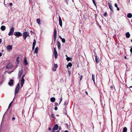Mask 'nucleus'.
<instances>
[{
    "instance_id": "46",
    "label": "nucleus",
    "mask_w": 132,
    "mask_h": 132,
    "mask_svg": "<svg viewBox=\"0 0 132 132\" xmlns=\"http://www.w3.org/2000/svg\"><path fill=\"white\" fill-rule=\"evenodd\" d=\"M51 130V128L50 127H49L48 128V130L49 131H50Z\"/></svg>"
},
{
    "instance_id": "10",
    "label": "nucleus",
    "mask_w": 132,
    "mask_h": 132,
    "mask_svg": "<svg viewBox=\"0 0 132 132\" xmlns=\"http://www.w3.org/2000/svg\"><path fill=\"white\" fill-rule=\"evenodd\" d=\"M56 34H57V31L56 29L54 30V40L55 41L56 39Z\"/></svg>"
},
{
    "instance_id": "64",
    "label": "nucleus",
    "mask_w": 132,
    "mask_h": 132,
    "mask_svg": "<svg viewBox=\"0 0 132 132\" xmlns=\"http://www.w3.org/2000/svg\"><path fill=\"white\" fill-rule=\"evenodd\" d=\"M131 42H132V39L131 40Z\"/></svg>"
},
{
    "instance_id": "3",
    "label": "nucleus",
    "mask_w": 132,
    "mask_h": 132,
    "mask_svg": "<svg viewBox=\"0 0 132 132\" xmlns=\"http://www.w3.org/2000/svg\"><path fill=\"white\" fill-rule=\"evenodd\" d=\"M29 33L27 32H24L23 33V37L24 40H26L27 37L29 36Z\"/></svg>"
},
{
    "instance_id": "48",
    "label": "nucleus",
    "mask_w": 132,
    "mask_h": 132,
    "mask_svg": "<svg viewBox=\"0 0 132 132\" xmlns=\"http://www.w3.org/2000/svg\"><path fill=\"white\" fill-rule=\"evenodd\" d=\"M2 42V40L1 39H0V44Z\"/></svg>"
},
{
    "instance_id": "8",
    "label": "nucleus",
    "mask_w": 132,
    "mask_h": 132,
    "mask_svg": "<svg viewBox=\"0 0 132 132\" xmlns=\"http://www.w3.org/2000/svg\"><path fill=\"white\" fill-rule=\"evenodd\" d=\"M59 22L60 25L61 27H62V21L61 19L60 16H59Z\"/></svg>"
},
{
    "instance_id": "51",
    "label": "nucleus",
    "mask_w": 132,
    "mask_h": 132,
    "mask_svg": "<svg viewBox=\"0 0 132 132\" xmlns=\"http://www.w3.org/2000/svg\"><path fill=\"white\" fill-rule=\"evenodd\" d=\"M66 103H66V102H64V105H66Z\"/></svg>"
},
{
    "instance_id": "1",
    "label": "nucleus",
    "mask_w": 132,
    "mask_h": 132,
    "mask_svg": "<svg viewBox=\"0 0 132 132\" xmlns=\"http://www.w3.org/2000/svg\"><path fill=\"white\" fill-rule=\"evenodd\" d=\"M14 35L18 37H19L22 36V34L19 31H15L14 33Z\"/></svg>"
},
{
    "instance_id": "14",
    "label": "nucleus",
    "mask_w": 132,
    "mask_h": 132,
    "mask_svg": "<svg viewBox=\"0 0 132 132\" xmlns=\"http://www.w3.org/2000/svg\"><path fill=\"white\" fill-rule=\"evenodd\" d=\"M10 81L9 82V85L10 86H11L13 84V81L14 80L12 79H11Z\"/></svg>"
},
{
    "instance_id": "30",
    "label": "nucleus",
    "mask_w": 132,
    "mask_h": 132,
    "mask_svg": "<svg viewBox=\"0 0 132 132\" xmlns=\"http://www.w3.org/2000/svg\"><path fill=\"white\" fill-rule=\"evenodd\" d=\"M62 42L63 43H64L65 42V39L64 38H62Z\"/></svg>"
},
{
    "instance_id": "45",
    "label": "nucleus",
    "mask_w": 132,
    "mask_h": 132,
    "mask_svg": "<svg viewBox=\"0 0 132 132\" xmlns=\"http://www.w3.org/2000/svg\"><path fill=\"white\" fill-rule=\"evenodd\" d=\"M82 77H83V76L82 75H81V76L80 78V80H81V79L82 78Z\"/></svg>"
},
{
    "instance_id": "23",
    "label": "nucleus",
    "mask_w": 132,
    "mask_h": 132,
    "mask_svg": "<svg viewBox=\"0 0 132 132\" xmlns=\"http://www.w3.org/2000/svg\"><path fill=\"white\" fill-rule=\"evenodd\" d=\"M132 16V14L130 13H128L127 14V17L129 18H130Z\"/></svg>"
},
{
    "instance_id": "44",
    "label": "nucleus",
    "mask_w": 132,
    "mask_h": 132,
    "mask_svg": "<svg viewBox=\"0 0 132 132\" xmlns=\"http://www.w3.org/2000/svg\"><path fill=\"white\" fill-rule=\"evenodd\" d=\"M106 14L107 13L106 12L104 13L103 14L104 16H106Z\"/></svg>"
},
{
    "instance_id": "55",
    "label": "nucleus",
    "mask_w": 132,
    "mask_h": 132,
    "mask_svg": "<svg viewBox=\"0 0 132 132\" xmlns=\"http://www.w3.org/2000/svg\"><path fill=\"white\" fill-rule=\"evenodd\" d=\"M124 58H125V59H126L127 58V57L126 56H125L124 57Z\"/></svg>"
},
{
    "instance_id": "53",
    "label": "nucleus",
    "mask_w": 132,
    "mask_h": 132,
    "mask_svg": "<svg viewBox=\"0 0 132 132\" xmlns=\"http://www.w3.org/2000/svg\"><path fill=\"white\" fill-rule=\"evenodd\" d=\"M59 37L61 39L62 38L60 36H59Z\"/></svg>"
},
{
    "instance_id": "58",
    "label": "nucleus",
    "mask_w": 132,
    "mask_h": 132,
    "mask_svg": "<svg viewBox=\"0 0 132 132\" xmlns=\"http://www.w3.org/2000/svg\"><path fill=\"white\" fill-rule=\"evenodd\" d=\"M67 111H66V112H65V114H67Z\"/></svg>"
},
{
    "instance_id": "19",
    "label": "nucleus",
    "mask_w": 132,
    "mask_h": 132,
    "mask_svg": "<svg viewBox=\"0 0 132 132\" xmlns=\"http://www.w3.org/2000/svg\"><path fill=\"white\" fill-rule=\"evenodd\" d=\"M1 30L3 31H4L6 28V27L5 26H1Z\"/></svg>"
},
{
    "instance_id": "26",
    "label": "nucleus",
    "mask_w": 132,
    "mask_h": 132,
    "mask_svg": "<svg viewBox=\"0 0 132 132\" xmlns=\"http://www.w3.org/2000/svg\"><path fill=\"white\" fill-rule=\"evenodd\" d=\"M37 23L39 25H40L41 24V22L40 20V19H37Z\"/></svg>"
},
{
    "instance_id": "17",
    "label": "nucleus",
    "mask_w": 132,
    "mask_h": 132,
    "mask_svg": "<svg viewBox=\"0 0 132 132\" xmlns=\"http://www.w3.org/2000/svg\"><path fill=\"white\" fill-rule=\"evenodd\" d=\"M95 75L93 74H92V79L93 80V81L94 82V84L95 85Z\"/></svg>"
},
{
    "instance_id": "12",
    "label": "nucleus",
    "mask_w": 132,
    "mask_h": 132,
    "mask_svg": "<svg viewBox=\"0 0 132 132\" xmlns=\"http://www.w3.org/2000/svg\"><path fill=\"white\" fill-rule=\"evenodd\" d=\"M95 61L96 63H98L99 62V58L97 57L96 55L95 54Z\"/></svg>"
},
{
    "instance_id": "40",
    "label": "nucleus",
    "mask_w": 132,
    "mask_h": 132,
    "mask_svg": "<svg viewBox=\"0 0 132 132\" xmlns=\"http://www.w3.org/2000/svg\"><path fill=\"white\" fill-rule=\"evenodd\" d=\"M113 86H111V87H110V88L111 89H113Z\"/></svg>"
},
{
    "instance_id": "25",
    "label": "nucleus",
    "mask_w": 132,
    "mask_h": 132,
    "mask_svg": "<svg viewBox=\"0 0 132 132\" xmlns=\"http://www.w3.org/2000/svg\"><path fill=\"white\" fill-rule=\"evenodd\" d=\"M72 64L71 63H69L67 65V68L68 69L69 67H70L72 66Z\"/></svg>"
},
{
    "instance_id": "36",
    "label": "nucleus",
    "mask_w": 132,
    "mask_h": 132,
    "mask_svg": "<svg viewBox=\"0 0 132 132\" xmlns=\"http://www.w3.org/2000/svg\"><path fill=\"white\" fill-rule=\"evenodd\" d=\"M58 105V104L57 103L55 102V103L54 106H57V105Z\"/></svg>"
},
{
    "instance_id": "15",
    "label": "nucleus",
    "mask_w": 132,
    "mask_h": 132,
    "mask_svg": "<svg viewBox=\"0 0 132 132\" xmlns=\"http://www.w3.org/2000/svg\"><path fill=\"white\" fill-rule=\"evenodd\" d=\"M108 5L109 7L111 10L112 11H113V7L111 5V4L108 3Z\"/></svg>"
},
{
    "instance_id": "38",
    "label": "nucleus",
    "mask_w": 132,
    "mask_h": 132,
    "mask_svg": "<svg viewBox=\"0 0 132 132\" xmlns=\"http://www.w3.org/2000/svg\"><path fill=\"white\" fill-rule=\"evenodd\" d=\"M114 6L115 7H118V5L116 3H115V4H114Z\"/></svg>"
},
{
    "instance_id": "13",
    "label": "nucleus",
    "mask_w": 132,
    "mask_h": 132,
    "mask_svg": "<svg viewBox=\"0 0 132 132\" xmlns=\"http://www.w3.org/2000/svg\"><path fill=\"white\" fill-rule=\"evenodd\" d=\"M24 65H27V64H28V63L27 61V60L26 59V57H25L24 58Z\"/></svg>"
},
{
    "instance_id": "50",
    "label": "nucleus",
    "mask_w": 132,
    "mask_h": 132,
    "mask_svg": "<svg viewBox=\"0 0 132 132\" xmlns=\"http://www.w3.org/2000/svg\"><path fill=\"white\" fill-rule=\"evenodd\" d=\"M117 10L119 11V8L118 7H117Z\"/></svg>"
},
{
    "instance_id": "39",
    "label": "nucleus",
    "mask_w": 132,
    "mask_h": 132,
    "mask_svg": "<svg viewBox=\"0 0 132 132\" xmlns=\"http://www.w3.org/2000/svg\"><path fill=\"white\" fill-rule=\"evenodd\" d=\"M36 43V42L35 41V40H34V42H33V44H35Z\"/></svg>"
},
{
    "instance_id": "49",
    "label": "nucleus",
    "mask_w": 132,
    "mask_h": 132,
    "mask_svg": "<svg viewBox=\"0 0 132 132\" xmlns=\"http://www.w3.org/2000/svg\"><path fill=\"white\" fill-rule=\"evenodd\" d=\"M39 48L38 47H36V48H35V50H38L39 49Z\"/></svg>"
},
{
    "instance_id": "33",
    "label": "nucleus",
    "mask_w": 132,
    "mask_h": 132,
    "mask_svg": "<svg viewBox=\"0 0 132 132\" xmlns=\"http://www.w3.org/2000/svg\"><path fill=\"white\" fill-rule=\"evenodd\" d=\"M62 97H61V98H60V102L59 103V104H60L61 103V102L62 101Z\"/></svg>"
},
{
    "instance_id": "24",
    "label": "nucleus",
    "mask_w": 132,
    "mask_h": 132,
    "mask_svg": "<svg viewBox=\"0 0 132 132\" xmlns=\"http://www.w3.org/2000/svg\"><path fill=\"white\" fill-rule=\"evenodd\" d=\"M25 76V75H24L22 76L21 80V82L24 83V77Z\"/></svg>"
},
{
    "instance_id": "11",
    "label": "nucleus",
    "mask_w": 132,
    "mask_h": 132,
    "mask_svg": "<svg viewBox=\"0 0 132 132\" xmlns=\"http://www.w3.org/2000/svg\"><path fill=\"white\" fill-rule=\"evenodd\" d=\"M54 68L55 69H54V68H53L52 69V70L54 71H55L56 70V69L58 67V65L57 64H54L53 66Z\"/></svg>"
},
{
    "instance_id": "57",
    "label": "nucleus",
    "mask_w": 132,
    "mask_h": 132,
    "mask_svg": "<svg viewBox=\"0 0 132 132\" xmlns=\"http://www.w3.org/2000/svg\"><path fill=\"white\" fill-rule=\"evenodd\" d=\"M86 93L87 94H88V93L87 92V91H86Z\"/></svg>"
},
{
    "instance_id": "63",
    "label": "nucleus",
    "mask_w": 132,
    "mask_h": 132,
    "mask_svg": "<svg viewBox=\"0 0 132 132\" xmlns=\"http://www.w3.org/2000/svg\"><path fill=\"white\" fill-rule=\"evenodd\" d=\"M130 50H132V48H131L130 49Z\"/></svg>"
},
{
    "instance_id": "61",
    "label": "nucleus",
    "mask_w": 132,
    "mask_h": 132,
    "mask_svg": "<svg viewBox=\"0 0 132 132\" xmlns=\"http://www.w3.org/2000/svg\"><path fill=\"white\" fill-rule=\"evenodd\" d=\"M59 116V115L58 114H57V115H56V116Z\"/></svg>"
},
{
    "instance_id": "52",
    "label": "nucleus",
    "mask_w": 132,
    "mask_h": 132,
    "mask_svg": "<svg viewBox=\"0 0 132 132\" xmlns=\"http://www.w3.org/2000/svg\"><path fill=\"white\" fill-rule=\"evenodd\" d=\"M2 55V54L1 53H0V57Z\"/></svg>"
},
{
    "instance_id": "43",
    "label": "nucleus",
    "mask_w": 132,
    "mask_h": 132,
    "mask_svg": "<svg viewBox=\"0 0 132 132\" xmlns=\"http://www.w3.org/2000/svg\"><path fill=\"white\" fill-rule=\"evenodd\" d=\"M24 83L21 82V86L22 87L23 86Z\"/></svg>"
},
{
    "instance_id": "20",
    "label": "nucleus",
    "mask_w": 132,
    "mask_h": 132,
    "mask_svg": "<svg viewBox=\"0 0 132 132\" xmlns=\"http://www.w3.org/2000/svg\"><path fill=\"white\" fill-rule=\"evenodd\" d=\"M55 99L54 97H52L51 98L50 101L51 102H53L55 101Z\"/></svg>"
},
{
    "instance_id": "22",
    "label": "nucleus",
    "mask_w": 132,
    "mask_h": 132,
    "mask_svg": "<svg viewBox=\"0 0 132 132\" xmlns=\"http://www.w3.org/2000/svg\"><path fill=\"white\" fill-rule=\"evenodd\" d=\"M38 50H35V52H34V50H32L31 52V53L32 55V54L33 53H35L37 54L38 52Z\"/></svg>"
},
{
    "instance_id": "29",
    "label": "nucleus",
    "mask_w": 132,
    "mask_h": 132,
    "mask_svg": "<svg viewBox=\"0 0 132 132\" xmlns=\"http://www.w3.org/2000/svg\"><path fill=\"white\" fill-rule=\"evenodd\" d=\"M66 60L68 61L69 60H71V58L70 57L67 56V57L66 58Z\"/></svg>"
},
{
    "instance_id": "59",
    "label": "nucleus",
    "mask_w": 132,
    "mask_h": 132,
    "mask_svg": "<svg viewBox=\"0 0 132 132\" xmlns=\"http://www.w3.org/2000/svg\"><path fill=\"white\" fill-rule=\"evenodd\" d=\"M130 52H131V53L132 52V50H130Z\"/></svg>"
},
{
    "instance_id": "9",
    "label": "nucleus",
    "mask_w": 132,
    "mask_h": 132,
    "mask_svg": "<svg viewBox=\"0 0 132 132\" xmlns=\"http://www.w3.org/2000/svg\"><path fill=\"white\" fill-rule=\"evenodd\" d=\"M59 128V126L57 124L55 125L53 128V130L54 131L55 130H56L58 129Z\"/></svg>"
},
{
    "instance_id": "34",
    "label": "nucleus",
    "mask_w": 132,
    "mask_h": 132,
    "mask_svg": "<svg viewBox=\"0 0 132 132\" xmlns=\"http://www.w3.org/2000/svg\"><path fill=\"white\" fill-rule=\"evenodd\" d=\"M92 1H93V3L94 4L95 6H96V4L95 3V2L94 0H92Z\"/></svg>"
},
{
    "instance_id": "60",
    "label": "nucleus",
    "mask_w": 132,
    "mask_h": 132,
    "mask_svg": "<svg viewBox=\"0 0 132 132\" xmlns=\"http://www.w3.org/2000/svg\"><path fill=\"white\" fill-rule=\"evenodd\" d=\"M129 88H132V86H130L129 87Z\"/></svg>"
},
{
    "instance_id": "21",
    "label": "nucleus",
    "mask_w": 132,
    "mask_h": 132,
    "mask_svg": "<svg viewBox=\"0 0 132 132\" xmlns=\"http://www.w3.org/2000/svg\"><path fill=\"white\" fill-rule=\"evenodd\" d=\"M6 49L7 50H11L12 49V47L11 45H8L6 47Z\"/></svg>"
},
{
    "instance_id": "5",
    "label": "nucleus",
    "mask_w": 132,
    "mask_h": 132,
    "mask_svg": "<svg viewBox=\"0 0 132 132\" xmlns=\"http://www.w3.org/2000/svg\"><path fill=\"white\" fill-rule=\"evenodd\" d=\"M13 67L12 64L11 63H8L6 66V68L7 69H10Z\"/></svg>"
},
{
    "instance_id": "31",
    "label": "nucleus",
    "mask_w": 132,
    "mask_h": 132,
    "mask_svg": "<svg viewBox=\"0 0 132 132\" xmlns=\"http://www.w3.org/2000/svg\"><path fill=\"white\" fill-rule=\"evenodd\" d=\"M51 117L53 119H55V117H54V115L53 114H51Z\"/></svg>"
},
{
    "instance_id": "7",
    "label": "nucleus",
    "mask_w": 132,
    "mask_h": 132,
    "mask_svg": "<svg viewBox=\"0 0 132 132\" xmlns=\"http://www.w3.org/2000/svg\"><path fill=\"white\" fill-rule=\"evenodd\" d=\"M53 55L54 56L55 58V59H56L57 57V54L56 50H54V52L53 53Z\"/></svg>"
},
{
    "instance_id": "6",
    "label": "nucleus",
    "mask_w": 132,
    "mask_h": 132,
    "mask_svg": "<svg viewBox=\"0 0 132 132\" xmlns=\"http://www.w3.org/2000/svg\"><path fill=\"white\" fill-rule=\"evenodd\" d=\"M23 69H22L21 70L19 71V73H18V78H19L21 76L23 72Z\"/></svg>"
},
{
    "instance_id": "47",
    "label": "nucleus",
    "mask_w": 132,
    "mask_h": 132,
    "mask_svg": "<svg viewBox=\"0 0 132 132\" xmlns=\"http://www.w3.org/2000/svg\"><path fill=\"white\" fill-rule=\"evenodd\" d=\"M68 73H69V75H70V73H71L70 71H69V70H68Z\"/></svg>"
},
{
    "instance_id": "32",
    "label": "nucleus",
    "mask_w": 132,
    "mask_h": 132,
    "mask_svg": "<svg viewBox=\"0 0 132 132\" xmlns=\"http://www.w3.org/2000/svg\"><path fill=\"white\" fill-rule=\"evenodd\" d=\"M12 103V101L11 103L9 104V106H8V108H9L10 106H11Z\"/></svg>"
},
{
    "instance_id": "54",
    "label": "nucleus",
    "mask_w": 132,
    "mask_h": 132,
    "mask_svg": "<svg viewBox=\"0 0 132 132\" xmlns=\"http://www.w3.org/2000/svg\"><path fill=\"white\" fill-rule=\"evenodd\" d=\"M61 127H59V130H61Z\"/></svg>"
},
{
    "instance_id": "42",
    "label": "nucleus",
    "mask_w": 132,
    "mask_h": 132,
    "mask_svg": "<svg viewBox=\"0 0 132 132\" xmlns=\"http://www.w3.org/2000/svg\"><path fill=\"white\" fill-rule=\"evenodd\" d=\"M54 109L55 110H57V107H55L54 108Z\"/></svg>"
},
{
    "instance_id": "28",
    "label": "nucleus",
    "mask_w": 132,
    "mask_h": 132,
    "mask_svg": "<svg viewBox=\"0 0 132 132\" xmlns=\"http://www.w3.org/2000/svg\"><path fill=\"white\" fill-rule=\"evenodd\" d=\"M19 56H18L16 59V62L17 63L19 64Z\"/></svg>"
},
{
    "instance_id": "56",
    "label": "nucleus",
    "mask_w": 132,
    "mask_h": 132,
    "mask_svg": "<svg viewBox=\"0 0 132 132\" xmlns=\"http://www.w3.org/2000/svg\"><path fill=\"white\" fill-rule=\"evenodd\" d=\"M64 132H69V131L68 130H66L64 131Z\"/></svg>"
},
{
    "instance_id": "16",
    "label": "nucleus",
    "mask_w": 132,
    "mask_h": 132,
    "mask_svg": "<svg viewBox=\"0 0 132 132\" xmlns=\"http://www.w3.org/2000/svg\"><path fill=\"white\" fill-rule=\"evenodd\" d=\"M57 47H58V48L59 49H60V48L61 47V44L60 43V42L58 41H57Z\"/></svg>"
},
{
    "instance_id": "2",
    "label": "nucleus",
    "mask_w": 132,
    "mask_h": 132,
    "mask_svg": "<svg viewBox=\"0 0 132 132\" xmlns=\"http://www.w3.org/2000/svg\"><path fill=\"white\" fill-rule=\"evenodd\" d=\"M19 83H18L15 89V94H17L18 93V92L19 91Z\"/></svg>"
},
{
    "instance_id": "18",
    "label": "nucleus",
    "mask_w": 132,
    "mask_h": 132,
    "mask_svg": "<svg viewBox=\"0 0 132 132\" xmlns=\"http://www.w3.org/2000/svg\"><path fill=\"white\" fill-rule=\"evenodd\" d=\"M130 34L128 32L126 33V36L127 38H129L130 37Z\"/></svg>"
},
{
    "instance_id": "41",
    "label": "nucleus",
    "mask_w": 132,
    "mask_h": 132,
    "mask_svg": "<svg viewBox=\"0 0 132 132\" xmlns=\"http://www.w3.org/2000/svg\"><path fill=\"white\" fill-rule=\"evenodd\" d=\"M9 5L10 6H12V3H10L9 4Z\"/></svg>"
},
{
    "instance_id": "27",
    "label": "nucleus",
    "mask_w": 132,
    "mask_h": 132,
    "mask_svg": "<svg viewBox=\"0 0 132 132\" xmlns=\"http://www.w3.org/2000/svg\"><path fill=\"white\" fill-rule=\"evenodd\" d=\"M127 128L126 127H124L123 129V132H127Z\"/></svg>"
},
{
    "instance_id": "62",
    "label": "nucleus",
    "mask_w": 132,
    "mask_h": 132,
    "mask_svg": "<svg viewBox=\"0 0 132 132\" xmlns=\"http://www.w3.org/2000/svg\"><path fill=\"white\" fill-rule=\"evenodd\" d=\"M65 56H66V57H67V56H67V55H65Z\"/></svg>"
},
{
    "instance_id": "4",
    "label": "nucleus",
    "mask_w": 132,
    "mask_h": 132,
    "mask_svg": "<svg viewBox=\"0 0 132 132\" xmlns=\"http://www.w3.org/2000/svg\"><path fill=\"white\" fill-rule=\"evenodd\" d=\"M14 27H12L10 29V31L8 34V35L10 36L12 35L14 32Z\"/></svg>"
},
{
    "instance_id": "35",
    "label": "nucleus",
    "mask_w": 132,
    "mask_h": 132,
    "mask_svg": "<svg viewBox=\"0 0 132 132\" xmlns=\"http://www.w3.org/2000/svg\"><path fill=\"white\" fill-rule=\"evenodd\" d=\"M35 44H33L32 47V50H34L35 48Z\"/></svg>"
},
{
    "instance_id": "37",
    "label": "nucleus",
    "mask_w": 132,
    "mask_h": 132,
    "mask_svg": "<svg viewBox=\"0 0 132 132\" xmlns=\"http://www.w3.org/2000/svg\"><path fill=\"white\" fill-rule=\"evenodd\" d=\"M15 118L14 117H13L12 118V120L13 121H14L15 120Z\"/></svg>"
}]
</instances>
